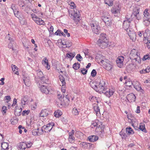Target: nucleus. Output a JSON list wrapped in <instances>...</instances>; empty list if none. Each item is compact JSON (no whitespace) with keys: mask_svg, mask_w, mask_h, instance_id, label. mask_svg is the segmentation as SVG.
<instances>
[{"mask_svg":"<svg viewBox=\"0 0 150 150\" xmlns=\"http://www.w3.org/2000/svg\"><path fill=\"white\" fill-rule=\"evenodd\" d=\"M124 58L123 56H121L120 57H119L117 59L116 61H119V62H123L124 61Z\"/></svg>","mask_w":150,"mask_h":150,"instance_id":"56","label":"nucleus"},{"mask_svg":"<svg viewBox=\"0 0 150 150\" xmlns=\"http://www.w3.org/2000/svg\"><path fill=\"white\" fill-rule=\"evenodd\" d=\"M139 128L140 130L144 132H147V131L145 128L144 125H140Z\"/></svg>","mask_w":150,"mask_h":150,"instance_id":"31","label":"nucleus"},{"mask_svg":"<svg viewBox=\"0 0 150 150\" xmlns=\"http://www.w3.org/2000/svg\"><path fill=\"white\" fill-rule=\"evenodd\" d=\"M106 83L103 80H101L99 82V84L98 86L99 91L100 92H102L103 91H105L108 89L105 87Z\"/></svg>","mask_w":150,"mask_h":150,"instance_id":"6","label":"nucleus"},{"mask_svg":"<svg viewBox=\"0 0 150 150\" xmlns=\"http://www.w3.org/2000/svg\"><path fill=\"white\" fill-rule=\"evenodd\" d=\"M72 113L74 115H78L79 114V111L77 110V109L76 108H73L72 110Z\"/></svg>","mask_w":150,"mask_h":150,"instance_id":"39","label":"nucleus"},{"mask_svg":"<svg viewBox=\"0 0 150 150\" xmlns=\"http://www.w3.org/2000/svg\"><path fill=\"white\" fill-rule=\"evenodd\" d=\"M133 66V64H129L128 65L127 67V69L129 70H131L132 69V67Z\"/></svg>","mask_w":150,"mask_h":150,"instance_id":"60","label":"nucleus"},{"mask_svg":"<svg viewBox=\"0 0 150 150\" xmlns=\"http://www.w3.org/2000/svg\"><path fill=\"white\" fill-rule=\"evenodd\" d=\"M61 31L60 30L58 29L57 31L55 33V34L56 35H61Z\"/></svg>","mask_w":150,"mask_h":150,"instance_id":"62","label":"nucleus"},{"mask_svg":"<svg viewBox=\"0 0 150 150\" xmlns=\"http://www.w3.org/2000/svg\"><path fill=\"white\" fill-rule=\"evenodd\" d=\"M10 35L8 34L6 37V40L8 39L10 41V42H13V38L10 37Z\"/></svg>","mask_w":150,"mask_h":150,"instance_id":"49","label":"nucleus"},{"mask_svg":"<svg viewBox=\"0 0 150 150\" xmlns=\"http://www.w3.org/2000/svg\"><path fill=\"white\" fill-rule=\"evenodd\" d=\"M61 115L62 112L60 111H59V112L55 111L54 113V116L57 117H59Z\"/></svg>","mask_w":150,"mask_h":150,"instance_id":"46","label":"nucleus"},{"mask_svg":"<svg viewBox=\"0 0 150 150\" xmlns=\"http://www.w3.org/2000/svg\"><path fill=\"white\" fill-rule=\"evenodd\" d=\"M120 7L117 5L113 7L111 10V11L115 16H116L117 14L120 13Z\"/></svg>","mask_w":150,"mask_h":150,"instance_id":"7","label":"nucleus"},{"mask_svg":"<svg viewBox=\"0 0 150 150\" xmlns=\"http://www.w3.org/2000/svg\"><path fill=\"white\" fill-rule=\"evenodd\" d=\"M102 126V122L98 120H96L95 121H93L92 122L91 127L93 128V127H96V130L98 128H101Z\"/></svg>","mask_w":150,"mask_h":150,"instance_id":"5","label":"nucleus"},{"mask_svg":"<svg viewBox=\"0 0 150 150\" xmlns=\"http://www.w3.org/2000/svg\"><path fill=\"white\" fill-rule=\"evenodd\" d=\"M27 98L25 97H24L21 100V103L22 104L25 105L27 101Z\"/></svg>","mask_w":150,"mask_h":150,"instance_id":"47","label":"nucleus"},{"mask_svg":"<svg viewBox=\"0 0 150 150\" xmlns=\"http://www.w3.org/2000/svg\"><path fill=\"white\" fill-rule=\"evenodd\" d=\"M48 115V111L46 109L42 110L40 114V116L42 117H46Z\"/></svg>","mask_w":150,"mask_h":150,"instance_id":"22","label":"nucleus"},{"mask_svg":"<svg viewBox=\"0 0 150 150\" xmlns=\"http://www.w3.org/2000/svg\"><path fill=\"white\" fill-rule=\"evenodd\" d=\"M143 23L146 26H148L150 23V21L149 20H143Z\"/></svg>","mask_w":150,"mask_h":150,"instance_id":"42","label":"nucleus"},{"mask_svg":"<svg viewBox=\"0 0 150 150\" xmlns=\"http://www.w3.org/2000/svg\"><path fill=\"white\" fill-rule=\"evenodd\" d=\"M64 33L67 35L68 37H69L70 36V34L68 32V30L67 29H64Z\"/></svg>","mask_w":150,"mask_h":150,"instance_id":"61","label":"nucleus"},{"mask_svg":"<svg viewBox=\"0 0 150 150\" xmlns=\"http://www.w3.org/2000/svg\"><path fill=\"white\" fill-rule=\"evenodd\" d=\"M36 19L34 20L35 23L38 25H45V23L43 20L42 19L40 18L36 17Z\"/></svg>","mask_w":150,"mask_h":150,"instance_id":"19","label":"nucleus"},{"mask_svg":"<svg viewBox=\"0 0 150 150\" xmlns=\"http://www.w3.org/2000/svg\"><path fill=\"white\" fill-rule=\"evenodd\" d=\"M74 139V137L73 136L69 137L68 138L69 141L71 143H73Z\"/></svg>","mask_w":150,"mask_h":150,"instance_id":"48","label":"nucleus"},{"mask_svg":"<svg viewBox=\"0 0 150 150\" xmlns=\"http://www.w3.org/2000/svg\"><path fill=\"white\" fill-rule=\"evenodd\" d=\"M114 1V0H105L104 3L109 6H112L113 5Z\"/></svg>","mask_w":150,"mask_h":150,"instance_id":"28","label":"nucleus"},{"mask_svg":"<svg viewBox=\"0 0 150 150\" xmlns=\"http://www.w3.org/2000/svg\"><path fill=\"white\" fill-rule=\"evenodd\" d=\"M93 109L96 113L98 112H100V108L98 105L96 104L93 107Z\"/></svg>","mask_w":150,"mask_h":150,"instance_id":"32","label":"nucleus"},{"mask_svg":"<svg viewBox=\"0 0 150 150\" xmlns=\"http://www.w3.org/2000/svg\"><path fill=\"white\" fill-rule=\"evenodd\" d=\"M133 59H132V60L133 62L134 61L136 63H139V61H140V58L138 57V55Z\"/></svg>","mask_w":150,"mask_h":150,"instance_id":"35","label":"nucleus"},{"mask_svg":"<svg viewBox=\"0 0 150 150\" xmlns=\"http://www.w3.org/2000/svg\"><path fill=\"white\" fill-rule=\"evenodd\" d=\"M80 64L78 63H75L73 66V68L75 70L79 69L80 67Z\"/></svg>","mask_w":150,"mask_h":150,"instance_id":"29","label":"nucleus"},{"mask_svg":"<svg viewBox=\"0 0 150 150\" xmlns=\"http://www.w3.org/2000/svg\"><path fill=\"white\" fill-rule=\"evenodd\" d=\"M40 89L42 93L46 94H48L49 92L48 86H46L43 85H42L41 87H40Z\"/></svg>","mask_w":150,"mask_h":150,"instance_id":"9","label":"nucleus"},{"mask_svg":"<svg viewBox=\"0 0 150 150\" xmlns=\"http://www.w3.org/2000/svg\"><path fill=\"white\" fill-rule=\"evenodd\" d=\"M150 59V55L146 54L144 55L143 57V60H146L147 59Z\"/></svg>","mask_w":150,"mask_h":150,"instance_id":"54","label":"nucleus"},{"mask_svg":"<svg viewBox=\"0 0 150 150\" xmlns=\"http://www.w3.org/2000/svg\"><path fill=\"white\" fill-rule=\"evenodd\" d=\"M95 82H93L92 83H90L91 86L92 88H93L94 90L97 92L99 91V89L98 87V86L96 84Z\"/></svg>","mask_w":150,"mask_h":150,"instance_id":"24","label":"nucleus"},{"mask_svg":"<svg viewBox=\"0 0 150 150\" xmlns=\"http://www.w3.org/2000/svg\"><path fill=\"white\" fill-rule=\"evenodd\" d=\"M139 10L138 8L134 9L133 12V14L134 16H136L139 13Z\"/></svg>","mask_w":150,"mask_h":150,"instance_id":"40","label":"nucleus"},{"mask_svg":"<svg viewBox=\"0 0 150 150\" xmlns=\"http://www.w3.org/2000/svg\"><path fill=\"white\" fill-rule=\"evenodd\" d=\"M116 62L117 66L120 68H122L123 66L122 62L116 60Z\"/></svg>","mask_w":150,"mask_h":150,"instance_id":"44","label":"nucleus"},{"mask_svg":"<svg viewBox=\"0 0 150 150\" xmlns=\"http://www.w3.org/2000/svg\"><path fill=\"white\" fill-rule=\"evenodd\" d=\"M127 33L132 41H134L136 39V35L134 32L132 30L131 32Z\"/></svg>","mask_w":150,"mask_h":150,"instance_id":"17","label":"nucleus"},{"mask_svg":"<svg viewBox=\"0 0 150 150\" xmlns=\"http://www.w3.org/2000/svg\"><path fill=\"white\" fill-rule=\"evenodd\" d=\"M148 10L146 9L144 12V17L143 20H149L150 21V14L148 12Z\"/></svg>","mask_w":150,"mask_h":150,"instance_id":"15","label":"nucleus"},{"mask_svg":"<svg viewBox=\"0 0 150 150\" xmlns=\"http://www.w3.org/2000/svg\"><path fill=\"white\" fill-rule=\"evenodd\" d=\"M132 84L134 86V88L137 91H140L142 92L144 91L140 84L137 81H134L132 82Z\"/></svg>","mask_w":150,"mask_h":150,"instance_id":"8","label":"nucleus"},{"mask_svg":"<svg viewBox=\"0 0 150 150\" xmlns=\"http://www.w3.org/2000/svg\"><path fill=\"white\" fill-rule=\"evenodd\" d=\"M63 99L64 98L65 99V98L68 101H70V100H69L70 96H68V95H66L65 96H64V95L63 94Z\"/></svg>","mask_w":150,"mask_h":150,"instance_id":"58","label":"nucleus"},{"mask_svg":"<svg viewBox=\"0 0 150 150\" xmlns=\"http://www.w3.org/2000/svg\"><path fill=\"white\" fill-rule=\"evenodd\" d=\"M31 17L33 19L34 21L36 18V17H37V16L34 13H32L31 14Z\"/></svg>","mask_w":150,"mask_h":150,"instance_id":"64","label":"nucleus"},{"mask_svg":"<svg viewBox=\"0 0 150 150\" xmlns=\"http://www.w3.org/2000/svg\"><path fill=\"white\" fill-rule=\"evenodd\" d=\"M71 18H73L76 22L78 23L79 21L80 18L79 11L74 10L71 14Z\"/></svg>","mask_w":150,"mask_h":150,"instance_id":"2","label":"nucleus"},{"mask_svg":"<svg viewBox=\"0 0 150 150\" xmlns=\"http://www.w3.org/2000/svg\"><path fill=\"white\" fill-rule=\"evenodd\" d=\"M98 137L95 135L90 136L88 138L89 141L91 142H96L98 140Z\"/></svg>","mask_w":150,"mask_h":150,"instance_id":"20","label":"nucleus"},{"mask_svg":"<svg viewBox=\"0 0 150 150\" xmlns=\"http://www.w3.org/2000/svg\"><path fill=\"white\" fill-rule=\"evenodd\" d=\"M14 43V42H10L8 45V47L10 49H12V50L13 51L14 49L13 47V44Z\"/></svg>","mask_w":150,"mask_h":150,"instance_id":"55","label":"nucleus"},{"mask_svg":"<svg viewBox=\"0 0 150 150\" xmlns=\"http://www.w3.org/2000/svg\"><path fill=\"white\" fill-rule=\"evenodd\" d=\"M145 33H146V32H145L144 33V32L142 31H139L138 32V34L139 37H141L142 36V35H143V36L144 38H145Z\"/></svg>","mask_w":150,"mask_h":150,"instance_id":"50","label":"nucleus"},{"mask_svg":"<svg viewBox=\"0 0 150 150\" xmlns=\"http://www.w3.org/2000/svg\"><path fill=\"white\" fill-rule=\"evenodd\" d=\"M107 35L105 33H101L100 37V38L98 40V43L100 42V41H108L106 37Z\"/></svg>","mask_w":150,"mask_h":150,"instance_id":"16","label":"nucleus"},{"mask_svg":"<svg viewBox=\"0 0 150 150\" xmlns=\"http://www.w3.org/2000/svg\"><path fill=\"white\" fill-rule=\"evenodd\" d=\"M18 147L19 150H25L27 147L26 143L22 142L18 144Z\"/></svg>","mask_w":150,"mask_h":150,"instance_id":"18","label":"nucleus"},{"mask_svg":"<svg viewBox=\"0 0 150 150\" xmlns=\"http://www.w3.org/2000/svg\"><path fill=\"white\" fill-rule=\"evenodd\" d=\"M2 150H8V144L7 143L4 142L1 144Z\"/></svg>","mask_w":150,"mask_h":150,"instance_id":"23","label":"nucleus"},{"mask_svg":"<svg viewBox=\"0 0 150 150\" xmlns=\"http://www.w3.org/2000/svg\"><path fill=\"white\" fill-rule=\"evenodd\" d=\"M48 63V60L46 57L44 58V59L42 61V64L44 66H46V64H47Z\"/></svg>","mask_w":150,"mask_h":150,"instance_id":"43","label":"nucleus"},{"mask_svg":"<svg viewBox=\"0 0 150 150\" xmlns=\"http://www.w3.org/2000/svg\"><path fill=\"white\" fill-rule=\"evenodd\" d=\"M41 82L42 83H47L48 81V78L46 76H42L40 78Z\"/></svg>","mask_w":150,"mask_h":150,"instance_id":"25","label":"nucleus"},{"mask_svg":"<svg viewBox=\"0 0 150 150\" xmlns=\"http://www.w3.org/2000/svg\"><path fill=\"white\" fill-rule=\"evenodd\" d=\"M132 16V14L127 13L125 18V21L131 22L132 21L131 17Z\"/></svg>","mask_w":150,"mask_h":150,"instance_id":"26","label":"nucleus"},{"mask_svg":"<svg viewBox=\"0 0 150 150\" xmlns=\"http://www.w3.org/2000/svg\"><path fill=\"white\" fill-rule=\"evenodd\" d=\"M90 25L92 31L94 33L98 34L100 33V27L98 23L93 21Z\"/></svg>","mask_w":150,"mask_h":150,"instance_id":"1","label":"nucleus"},{"mask_svg":"<svg viewBox=\"0 0 150 150\" xmlns=\"http://www.w3.org/2000/svg\"><path fill=\"white\" fill-rule=\"evenodd\" d=\"M101 19L105 22L106 25L110 26L112 24V21L109 16H106L105 14L102 16Z\"/></svg>","mask_w":150,"mask_h":150,"instance_id":"3","label":"nucleus"},{"mask_svg":"<svg viewBox=\"0 0 150 150\" xmlns=\"http://www.w3.org/2000/svg\"><path fill=\"white\" fill-rule=\"evenodd\" d=\"M108 90H106V91H103L102 92L104 93L108 97H110L113 94L114 91L112 89H109Z\"/></svg>","mask_w":150,"mask_h":150,"instance_id":"13","label":"nucleus"},{"mask_svg":"<svg viewBox=\"0 0 150 150\" xmlns=\"http://www.w3.org/2000/svg\"><path fill=\"white\" fill-rule=\"evenodd\" d=\"M97 74V72L96 71V70L94 69H93L91 73V76L92 77H95Z\"/></svg>","mask_w":150,"mask_h":150,"instance_id":"53","label":"nucleus"},{"mask_svg":"<svg viewBox=\"0 0 150 150\" xmlns=\"http://www.w3.org/2000/svg\"><path fill=\"white\" fill-rule=\"evenodd\" d=\"M127 100L128 101L134 102L135 101L136 96L133 93H130L126 96Z\"/></svg>","mask_w":150,"mask_h":150,"instance_id":"11","label":"nucleus"},{"mask_svg":"<svg viewBox=\"0 0 150 150\" xmlns=\"http://www.w3.org/2000/svg\"><path fill=\"white\" fill-rule=\"evenodd\" d=\"M138 55L137 52L135 49L132 50L131 51L129 54V57L131 59H134V58L137 57Z\"/></svg>","mask_w":150,"mask_h":150,"instance_id":"14","label":"nucleus"},{"mask_svg":"<svg viewBox=\"0 0 150 150\" xmlns=\"http://www.w3.org/2000/svg\"><path fill=\"white\" fill-rule=\"evenodd\" d=\"M98 43V41L97 42V44L102 49H104L108 45V41H102Z\"/></svg>","mask_w":150,"mask_h":150,"instance_id":"10","label":"nucleus"},{"mask_svg":"<svg viewBox=\"0 0 150 150\" xmlns=\"http://www.w3.org/2000/svg\"><path fill=\"white\" fill-rule=\"evenodd\" d=\"M30 78L29 77L24 76L23 79L24 82L26 86H29L30 85Z\"/></svg>","mask_w":150,"mask_h":150,"instance_id":"21","label":"nucleus"},{"mask_svg":"<svg viewBox=\"0 0 150 150\" xmlns=\"http://www.w3.org/2000/svg\"><path fill=\"white\" fill-rule=\"evenodd\" d=\"M81 72L83 74H85L87 73V70L83 68L81 70Z\"/></svg>","mask_w":150,"mask_h":150,"instance_id":"59","label":"nucleus"},{"mask_svg":"<svg viewBox=\"0 0 150 150\" xmlns=\"http://www.w3.org/2000/svg\"><path fill=\"white\" fill-rule=\"evenodd\" d=\"M126 132L129 134H132L134 133L132 128L130 127H127L126 128Z\"/></svg>","mask_w":150,"mask_h":150,"instance_id":"34","label":"nucleus"},{"mask_svg":"<svg viewBox=\"0 0 150 150\" xmlns=\"http://www.w3.org/2000/svg\"><path fill=\"white\" fill-rule=\"evenodd\" d=\"M131 22L126 21H124L123 24V28L126 31L127 33L131 32L132 30V28H130V26Z\"/></svg>","mask_w":150,"mask_h":150,"instance_id":"4","label":"nucleus"},{"mask_svg":"<svg viewBox=\"0 0 150 150\" xmlns=\"http://www.w3.org/2000/svg\"><path fill=\"white\" fill-rule=\"evenodd\" d=\"M61 120L63 123L66 124L67 123V120L66 119H65L64 117H61Z\"/></svg>","mask_w":150,"mask_h":150,"instance_id":"63","label":"nucleus"},{"mask_svg":"<svg viewBox=\"0 0 150 150\" xmlns=\"http://www.w3.org/2000/svg\"><path fill=\"white\" fill-rule=\"evenodd\" d=\"M105 65V68L108 71L110 70L112 68V66L109 63H106Z\"/></svg>","mask_w":150,"mask_h":150,"instance_id":"27","label":"nucleus"},{"mask_svg":"<svg viewBox=\"0 0 150 150\" xmlns=\"http://www.w3.org/2000/svg\"><path fill=\"white\" fill-rule=\"evenodd\" d=\"M54 125V124L53 122L47 124L45 127V126H44L43 127H44V129L46 130V131H45V132H48L50 131Z\"/></svg>","mask_w":150,"mask_h":150,"instance_id":"12","label":"nucleus"},{"mask_svg":"<svg viewBox=\"0 0 150 150\" xmlns=\"http://www.w3.org/2000/svg\"><path fill=\"white\" fill-rule=\"evenodd\" d=\"M12 70L13 71H16L18 70V67L12 64L11 66Z\"/></svg>","mask_w":150,"mask_h":150,"instance_id":"52","label":"nucleus"},{"mask_svg":"<svg viewBox=\"0 0 150 150\" xmlns=\"http://www.w3.org/2000/svg\"><path fill=\"white\" fill-rule=\"evenodd\" d=\"M87 143L83 142L80 143V145L81 147H83L84 149H86L87 148Z\"/></svg>","mask_w":150,"mask_h":150,"instance_id":"33","label":"nucleus"},{"mask_svg":"<svg viewBox=\"0 0 150 150\" xmlns=\"http://www.w3.org/2000/svg\"><path fill=\"white\" fill-rule=\"evenodd\" d=\"M72 43L70 41L69 42V41H66V46H65V47H62L64 48L69 47H70Z\"/></svg>","mask_w":150,"mask_h":150,"instance_id":"37","label":"nucleus"},{"mask_svg":"<svg viewBox=\"0 0 150 150\" xmlns=\"http://www.w3.org/2000/svg\"><path fill=\"white\" fill-rule=\"evenodd\" d=\"M37 74L38 76L40 78H41L42 76H43V74L42 72L40 71H38L37 73Z\"/></svg>","mask_w":150,"mask_h":150,"instance_id":"51","label":"nucleus"},{"mask_svg":"<svg viewBox=\"0 0 150 150\" xmlns=\"http://www.w3.org/2000/svg\"><path fill=\"white\" fill-rule=\"evenodd\" d=\"M145 46L147 47L148 49L150 48V40H147V42L146 43Z\"/></svg>","mask_w":150,"mask_h":150,"instance_id":"57","label":"nucleus"},{"mask_svg":"<svg viewBox=\"0 0 150 150\" xmlns=\"http://www.w3.org/2000/svg\"><path fill=\"white\" fill-rule=\"evenodd\" d=\"M76 58L79 61H81V60H82L83 59L82 57L81 56L80 54H77L76 57Z\"/></svg>","mask_w":150,"mask_h":150,"instance_id":"45","label":"nucleus"},{"mask_svg":"<svg viewBox=\"0 0 150 150\" xmlns=\"http://www.w3.org/2000/svg\"><path fill=\"white\" fill-rule=\"evenodd\" d=\"M75 54L73 53H68L67 54V56L69 58H71V59H73L74 57Z\"/></svg>","mask_w":150,"mask_h":150,"instance_id":"38","label":"nucleus"},{"mask_svg":"<svg viewBox=\"0 0 150 150\" xmlns=\"http://www.w3.org/2000/svg\"><path fill=\"white\" fill-rule=\"evenodd\" d=\"M87 145H88L87 148L88 149H93L94 147V144L91 143H87Z\"/></svg>","mask_w":150,"mask_h":150,"instance_id":"41","label":"nucleus"},{"mask_svg":"<svg viewBox=\"0 0 150 150\" xmlns=\"http://www.w3.org/2000/svg\"><path fill=\"white\" fill-rule=\"evenodd\" d=\"M59 79L62 82V85H65L66 82L63 76L61 75L59 76Z\"/></svg>","mask_w":150,"mask_h":150,"instance_id":"36","label":"nucleus"},{"mask_svg":"<svg viewBox=\"0 0 150 150\" xmlns=\"http://www.w3.org/2000/svg\"><path fill=\"white\" fill-rule=\"evenodd\" d=\"M39 128H38L37 129H34L32 130V134L33 135L36 136L39 135Z\"/></svg>","mask_w":150,"mask_h":150,"instance_id":"30","label":"nucleus"}]
</instances>
